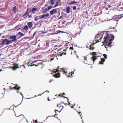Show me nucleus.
Segmentation results:
<instances>
[{
  "instance_id": "nucleus-1",
  "label": "nucleus",
  "mask_w": 123,
  "mask_h": 123,
  "mask_svg": "<svg viewBox=\"0 0 123 123\" xmlns=\"http://www.w3.org/2000/svg\"><path fill=\"white\" fill-rule=\"evenodd\" d=\"M103 36H104V40L103 42H104L103 43H105V46L110 47H111L112 46V42L113 41L114 38V35L112 34H109L106 32H105L103 34L102 37H101V36L100 37V39H102Z\"/></svg>"
},
{
  "instance_id": "nucleus-2",
  "label": "nucleus",
  "mask_w": 123,
  "mask_h": 123,
  "mask_svg": "<svg viewBox=\"0 0 123 123\" xmlns=\"http://www.w3.org/2000/svg\"><path fill=\"white\" fill-rule=\"evenodd\" d=\"M11 42V41H9L7 39L5 38L2 41V42L0 43V44L1 45L5 44L8 45L10 44Z\"/></svg>"
},
{
  "instance_id": "nucleus-3",
  "label": "nucleus",
  "mask_w": 123,
  "mask_h": 123,
  "mask_svg": "<svg viewBox=\"0 0 123 123\" xmlns=\"http://www.w3.org/2000/svg\"><path fill=\"white\" fill-rule=\"evenodd\" d=\"M15 86L13 87H12L11 86H10V90H13V89H14L15 90H17L18 91L17 92L18 93V91L20 89V87L19 86H18L17 84H15Z\"/></svg>"
},
{
  "instance_id": "nucleus-4",
  "label": "nucleus",
  "mask_w": 123,
  "mask_h": 123,
  "mask_svg": "<svg viewBox=\"0 0 123 123\" xmlns=\"http://www.w3.org/2000/svg\"><path fill=\"white\" fill-rule=\"evenodd\" d=\"M11 39H12V40H9L11 41L10 43H12V42H15L17 40L16 39V36H11L10 37Z\"/></svg>"
},
{
  "instance_id": "nucleus-5",
  "label": "nucleus",
  "mask_w": 123,
  "mask_h": 123,
  "mask_svg": "<svg viewBox=\"0 0 123 123\" xmlns=\"http://www.w3.org/2000/svg\"><path fill=\"white\" fill-rule=\"evenodd\" d=\"M49 13H47L45 14L42 15H40L41 18H44L45 19L46 18L48 17L49 16Z\"/></svg>"
},
{
  "instance_id": "nucleus-6",
  "label": "nucleus",
  "mask_w": 123,
  "mask_h": 123,
  "mask_svg": "<svg viewBox=\"0 0 123 123\" xmlns=\"http://www.w3.org/2000/svg\"><path fill=\"white\" fill-rule=\"evenodd\" d=\"M50 13L51 15L56 14L57 13V10L56 9H53L50 11Z\"/></svg>"
},
{
  "instance_id": "nucleus-7",
  "label": "nucleus",
  "mask_w": 123,
  "mask_h": 123,
  "mask_svg": "<svg viewBox=\"0 0 123 123\" xmlns=\"http://www.w3.org/2000/svg\"><path fill=\"white\" fill-rule=\"evenodd\" d=\"M30 10V8H28L25 13L23 15V17H25L27 15H28L29 13L31 12L30 11H29Z\"/></svg>"
},
{
  "instance_id": "nucleus-8",
  "label": "nucleus",
  "mask_w": 123,
  "mask_h": 123,
  "mask_svg": "<svg viewBox=\"0 0 123 123\" xmlns=\"http://www.w3.org/2000/svg\"><path fill=\"white\" fill-rule=\"evenodd\" d=\"M27 25L30 28H31L33 25L32 23V22H27Z\"/></svg>"
},
{
  "instance_id": "nucleus-9",
  "label": "nucleus",
  "mask_w": 123,
  "mask_h": 123,
  "mask_svg": "<svg viewBox=\"0 0 123 123\" xmlns=\"http://www.w3.org/2000/svg\"><path fill=\"white\" fill-rule=\"evenodd\" d=\"M41 19L40 15L37 16L35 17L34 20L35 21H37L38 19Z\"/></svg>"
},
{
  "instance_id": "nucleus-10",
  "label": "nucleus",
  "mask_w": 123,
  "mask_h": 123,
  "mask_svg": "<svg viewBox=\"0 0 123 123\" xmlns=\"http://www.w3.org/2000/svg\"><path fill=\"white\" fill-rule=\"evenodd\" d=\"M13 69L14 70H15L16 69L18 68V64H14V66L12 67Z\"/></svg>"
},
{
  "instance_id": "nucleus-11",
  "label": "nucleus",
  "mask_w": 123,
  "mask_h": 123,
  "mask_svg": "<svg viewBox=\"0 0 123 123\" xmlns=\"http://www.w3.org/2000/svg\"><path fill=\"white\" fill-rule=\"evenodd\" d=\"M43 9V12H42V13H46L47 12L48 10L47 8H44L43 7L42 8V9Z\"/></svg>"
},
{
  "instance_id": "nucleus-12",
  "label": "nucleus",
  "mask_w": 123,
  "mask_h": 123,
  "mask_svg": "<svg viewBox=\"0 0 123 123\" xmlns=\"http://www.w3.org/2000/svg\"><path fill=\"white\" fill-rule=\"evenodd\" d=\"M60 1V0H57L55 3V5L53 7L54 8H55L59 5V4Z\"/></svg>"
},
{
  "instance_id": "nucleus-13",
  "label": "nucleus",
  "mask_w": 123,
  "mask_h": 123,
  "mask_svg": "<svg viewBox=\"0 0 123 123\" xmlns=\"http://www.w3.org/2000/svg\"><path fill=\"white\" fill-rule=\"evenodd\" d=\"M18 10V9L16 6H15L13 7L12 10L15 13L17 12Z\"/></svg>"
},
{
  "instance_id": "nucleus-14",
  "label": "nucleus",
  "mask_w": 123,
  "mask_h": 123,
  "mask_svg": "<svg viewBox=\"0 0 123 123\" xmlns=\"http://www.w3.org/2000/svg\"><path fill=\"white\" fill-rule=\"evenodd\" d=\"M57 107L59 108L60 109H61L60 111H61L63 109V107L62 105H61V104H58L57 105Z\"/></svg>"
},
{
  "instance_id": "nucleus-15",
  "label": "nucleus",
  "mask_w": 123,
  "mask_h": 123,
  "mask_svg": "<svg viewBox=\"0 0 123 123\" xmlns=\"http://www.w3.org/2000/svg\"><path fill=\"white\" fill-rule=\"evenodd\" d=\"M66 12L68 13H69L70 11V7L69 6H68L66 8Z\"/></svg>"
},
{
  "instance_id": "nucleus-16",
  "label": "nucleus",
  "mask_w": 123,
  "mask_h": 123,
  "mask_svg": "<svg viewBox=\"0 0 123 123\" xmlns=\"http://www.w3.org/2000/svg\"><path fill=\"white\" fill-rule=\"evenodd\" d=\"M101 61L99 62V63L101 64H103L104 63L103 62H104L105 60V59L102 58L101 59Z\"/></svg>"
},
{
  "instance_id": "nucleus-17",
  "label": "nucleus",
  "mask_w": 123,
  "mask_h": 123,
  "mask_svg": "<svg viewBox=\"0 0 123 123\" xmlns=\"http://www.w3.org/2000/svg\"><path fill=\"white\" fill-rule=\"evenodd\" d=\"M54 77L56 78H59L60 76V74L59 73L55 74L54 75H53Z\"/></svg>"
},
{
  "instance_id": "nucleus-18",
  "label": "nucleus",
  "mask_w": 123,
  "mask_h": 123,
  "mask_svg": "<svg viewBox=\"0 0 123 123\" xmlns=\"http://www.w3.org/2000/svg\"><path fill=\"white\" fill-rule=\"evenodd\" d=\"M97 58V57L96 56H93L91 58V60L93 61V63H94V61Z\"/></svg>"
},
{
  "instance_id": "nucleus-19",
  "label": "nucleus",
  "mask_w": 123,
  "mask_h": 123,
  "mask_svg": "<svg viewBox=\"0 0 123 123\" xmlns=\"http://www.w3.org/2000/svg\"><path fill=\"white\" fill-rule=\"evenodd\" d=\"M121 16L119 15H115L114 16V18H115L117 19H120L121 18Z\"/></svg>"
},
{
  "instance_id": "nucleus-20",
  "label": "nucleus",
  "mask_w": 123,
  "mask_h": 123,
  "mask_svg": "<svg viewBox=\"0 0 123 123\" xmlns=\"http://www.w3.org/2000/svg\"><path fill=\"white\" fill-rule=\"evenodd\" d=\"M16 117H19V119L20 120H22L24 118V116L23 115H21L20 116H16Z\"/></svg>"
},
{
  "instance_id": "nucleus-21",
  "label": "nucleus",
  "mask_w": 123,
  "mask_h": 123,
  "mask_svg": "<svg viewBox=\"0 0 123 123\" xmlns=\"http://www.w3.org/2000/svg\"><path fill=\"white\" fill-rule=\"evenodd\" d=\"M38 10V8L37 7L35 8H33L31 10V11L33 13H35V12L37 11Z\"/></svg>"
},
{
  "instance_id": "nucleus-22",
  "label": "nucleus",
  "mask_w": 123,
  "mask_h": 123,
  "mask_svg": "<svg viewBox=\"0 0 123 123\" xmlns=\"http://www.w3.org/2000/svg\"><path fill=\"white\" fill-rule=\"evenodd\" d=\"M58 95V96H60V97L62 96V97H63L64 98H66L68 100V102L69 103L68 104H70V103H69V102L68 101L69 99H68V98H67V97H65L64 96H63V95H62V93H61L59 95Z\"/></svg>"
},
{
  "instance_id": "nucleus-23",
  "label": "nucleus",
  "mask_w": 123,
  "mask_h": 123,
  "mask_svg": "<svg viewBox=\"0 0 123 123\" xmlns=\"http://www.w3.org/2000/svg\"><path fill=\"white\" fill-rule=\"evenodd\" d=\"M20 35V37H22V36L24 35V34L21 33L20 32H18V34H17V37L18 36Z\"/></svg>"
},
{
  "instance_id": "nucleus-24",
  "label": "nucleus",
  "mask_w": 123,
  "mask_h": 123,
  "mask_svg": "<svg viewBox=\"0 0 123 123\" xmlns=\"http://www.w3.org/2000/svg\"><path fill=\"white\" fill-rule=\"evenodd\" d=\"M29 28L28 26L26 25L24 27L22 30H25L27 31L28 30Z\"/></svg>"
},
{
  "instance_id": "nucleus-25",
  "label": "nucleus",
  "mask_w": 123,
  "mask_h": 123,
  "mask_svg": "<svg viewBox=\"0 0 123 123\" xmlns=\"http://www.w3.org/2000/svg\"><path fill=\"white\" fill-rule=\"evenodd\" d=\"M55 0H50L49 1L50 4L51 5H53L55 4Z\"/></svg>"
},
{
  "instance_id": "nucleus-26",
  "label": "nucleus",
  "mask_w": 123,
  "mask_h": 123,
  "mask_svg": "<svg viewBox=\"0 0 123 123\" xmlns=\"http://www.w3.org/2000/svg\"><path fill=\"white\" fill-rule=\"evenodd\" d=\"M77 2L75 1V0L73 1H71L70 3L69 4V5H72L74 4H76Z\"/></svg>"
},
{
  "instance_id": "nucleus-27",
  "label": "nucleus",
  "mask_w": 123,
  "mask_h": 123,
  "mask_svg": "<svg viewBox=\"0 0 123 123\" xmlns=\"http://www.w3.org/2000/svg\"><path fill=\"white\" fill-rule=\"evenodd\" d=\"M71 75H70V73L69 74V75H68V77H72V74H74V71L71 72Z\"/></svg>"
},
{
  "instance_id": "nucleus-28",
  "label": "nucleus",
  "mask_w": 123,
  "mask_h": 123,
  "mask_svg": "<svg viewBox=\"0 0 123 123\" xmlns=\"http://www.w3.org/2000/svg\"><path fill=\"white\" fill-rule=\"evenodd\" d=\"M53 7L51 5H49L48 6L47 9L48 10H49L52 8Z\"/></svg>"
},
{
  "instance_id": "nucleus-29",
  "label": "nucleus",
  "mask_w": 123,
  "mask_h": 123,
  "mask_svg": "<svg viewBox=\"0 0 123 123\" xmlns=\"http://www.w3.org/2000/svg\"><path fill=\"white\" fill-rule=\"evenodd\" d=\"M90 49V50H93L94 49V47L93 46H91V45L89 46Z\"/></svg>"
},
{
  "instance_id": "nucleus-30",
  "label": "nucleus",
  "mask_w": 123,
  "mask_h": 123,
  "mask_svg": "<svg viewBox=\"0 0 123 123\" xmlns=\"http://www.w3.org/2000/svg\"><path fill=\"white\" fill-rule=\"evenodd\" d=\"M55 70H56V71H54V73H56V72H61V70H58V69H56Z\"/></svg>"
},
{
  "instance_id": "nucleus-31",
  "label": "nucleus",
  "mask_w": 123,
  "mask_h": 123,
  "mask_svg": "<svg viewBox=\"0 0 123 123\" xmlns=\"http://www.w3.org/2000/svg\"><path fill=\"white\" fill-rule=\"evenodd\" d=\"M103 56H104V58L105 59H106L107 58V55H106L104 54L103 55Z\"/></svg>"
},
{
  "instance_id": "nucleus-32",
  "label": "nucleus",
  "mask_w": 123,
  "mask_h": 123,
  "mask_svg": "<svg viewBox=\"0 0 123 123\" xmlns=\"http://www.w3.org/2000/svg\"><path fill=\"white\" fill-rule=\"evenodd\" d=\"M62 70H63V72H64V73L65 74H66L67 73V72L65 71V70H64V69L63 68H62Z\"/></svg>"
},
{
  "instance_id": "nucleus-33",
  "label": "nucleus",
  "mask_w": 123,
  "mask_h": 123,
  "mask_svg": "<svg viewBox=\"0 0 123 123\" xmlns=\"http://www.w3.org/2000/svg\"><path fill=\"white\" fill-rule=\"evenodd\" d=\"M73 8L74 10H75L76 9V7L75 6H74L73 7Z\"/></svg>"
},
{
  "instance_id": "nucleus-34",
  "label": "nucleus",
  "mask_w": 123,
  "mask_h": 123,
  "mask_svg": "<svg viewBox=\"0 0 123 123\" xmlns=\"http://www.w3.org/2000/svg\"><path fill=\"white\" fill-rule=\"evenodd\" d=\"M56 32H57L56 33V34H58V33L60 32H62V31H59V30H58V31H56Z\"/></svg>"
},
{
  "instance_id": "nucleus-35",
  "label": "nucleus",
  "mask_w": 123,
  "mask_h": 123,
  "mask_svg": "<svg viewBox=\"0 0 123 123\" xmlns=\"http://www.w3.org/2000/svg\"><path fill=\"white\" fill-rule=\"evenodd\" d=\"M92 55H96V52H92Z\"/></svg>"
},
{
  "instance_id": "nucleus-36",
  "label": "nucleus",
  "mask_w": 123,
  "mask_h": 123,
  "mask_svg": "<svg viewBox=\"0 0 123 123\" xmlns=\"http://www.w3.org/2000/svg\"><path fill=\"white\" fill-rule=\"evenodd\" d=\"M69 49H72V50H73L74 49L73 48V47H70Z\"/></svg>"
},
{
  "instance_id": "nucleus-37",
  "label": "nucleus",
  "mask_w": 123,
  "mask_h": 123,
  "mask_svg": "<svg viewBox=\"0 0 123 123\" xmlns=\"http://www.w3.org/2000/svg\"><path fill=\"white\" fill-rule=\"evenodd\" d=\"M84 62L85 64H88V63H87V61H84Z\"/></svg>"
},
{
  "instance_id": "nucleus-38",
  "label": "nucleus",
  "mask_w": 123,
  "mask_h": 123,
  "mask_svg": "<svg viewBox=\"0 0 123 123\" xmlns=\"http://www.w3.org/2000/svg\"><path fill=\"white\" fill-rule=\"evenodd\" d=\"M36 31H35V32L34 33V34H33V36L32 38H33L34 37L35 35L36 34Z\"/></svg>"
},
{
  "instance_id": "nucleus-39",
  "label": "nucleus",
  "mask_w": 123,
  "mask_h": 123,
  "mask_svg": "<svg viewBox=\"0 0 123 123\" xmlns=\"http://www.w3.org/2000/svg\"><path fill=\"white\" fill-rule=\"evenodd\" d=\"M63 53H64L63 52L61 54H60L59 55L60 56H62V55H63Z\"/></svg>"
},
{
  "instance_id": "nucleus-40",
  "label": "nucleus",
  "mask_w": 123,
  "mask_h": 123,
  "mask_svg": "<svg viewBox=\"0 0 123 123\" xmlns=\"http://www.w3.org/2000/svg\"><path fill=\"white\" fill-rule=\"evenodd\" d=\"M31 15H30L29 16L28 18H31Z\"/></svg>"
},
{
  "instance_id": "nucleus-41",
  "label": "nucleus",
  "mask_w": 123,
  "mask_h": 123,
  "mask_svg": "<svg viewBox=\"0 0 123 123\" xmlns=\"http://www.w3.org/2000/svg\"><path fill=\"white\" fill-rule=\"evenodd\" d=\"M81 112H78V114H79L81 116Z\"/></svg>"
},
{
  "instance_id": "nucleus-42",
  "label": "nucleus",
  "mask_w": 123,
  "mask_h": 123,
  "mask_svg": "<svg viewBox=\"0 0 123 123\" xmlns=\"http://www.w3.org/2000/svg\"><path fill=\"white\" fill-rule=\"evenodd\" d=\"M106 46H105V48H106V50L107 51H108V49H107V47H106Z\"/></svg>"
},
{
  "instance_id": "nucleus-43",
  "label": "nucleus",
  "mask_w": 123,
  "mask_h": 123,
  "mask_svg": "<svg viewBox=\"0 0 123 123\" xmlns=\"http://www.w3.org/2000/svg\"><path fill=\"white\" fill-rule=\"evenodd\" d=\"M87 58V57H84V60H86H86H87V59H86V58Z\"/></svg>"
},
{
  "instance_id": "nucleus-44",
  "label": "nucleus",
  "mask_w": 123,
  "mask_h": 123,
  "mask_svg": "<svg viewBox=\"0 0 123 123\" xmlns=\"http://www.w3.org/2000/svg\"><path fill=\"white\" fill-rule=\"evenodd\" d=\"M35 123H38L37 121V119H36V120L35 121Z\"/></svg>"
},
{
  "instance_id": "nucleus-45",
  "label": "nucleus",
  "mask_w": 123,
  "mask_h": 123,
  "mask_svg": "<svg viewBox=\"0 0 123 123\" xmlns=\"http://www.w3.org/2000/svg\"><path fill=\"white\" fill-rule=\"evenodd\" d=\"M20 35H19L17 37H18V38H21V37H20Z\"/></svg>"
},
{
  "instance_id": "nucleus-46",
  "label": "nucleus",
  "mask_w": 123,
  "mask_h": 123,
  "mask_svg": "<svg viewBox=\"0 0 123 123\" xmlns=\"http://www.w3.org/2000/svg\"><path fill=\"white\" fill-rule=\"evenodd\" d=\"M33 65H32V64H30L29 65H28V66H32Z\"/></svg>"
},
{
  "instance_id": "nucleus-47",
  "label": "nucleus",
  "mask_w": 123,
  "mask_h": 123,
  "mask_svg": "<svg viewBox=\"0 0 123 123\" xmlns=\"http://www.w3.org/2000/svg\"><path fill=\"white\" fill-rule=\"evenodd\" d=\"M99 35H101V34H98V35H96V36L97 37H98V36Z\"/></svg>"
},
{
  "instance_id": "nucleus-48",
  "label": "nucleus",
  "mask_w": 123,
  "mask_h": 123,
  "mask_svg": "<svg viewBox=\"0 0 123 123\" xmlns=\"http://www.w3.org/2000/svg\"><path fill=\"white\" fill-rule=\"evenodd\" d=\"M56 111H58V110H55V113H56Z\"/></svg>"
},
{
  "instance_id": "nucleus-49",
  "label": "nucleus",
  "mask_w": 123,
  "mask_h": 123,
  "mask_svg": "<svg viewBox=\"0 0 123 123\" xmlns=\"http://www.w3.org/2000/svg\"><path fill=\"white\" fill-rule=\"evenodd\" d=\"M62 16H61L59 18V19H60L62 18Z\"/></svg>"
},
{
  "instance_id": "nucleus-50",
  "label": "nucleus",
  "mask_w": 123,
  "mask_h": 123,
  "mask_svg": "<svg viewBox=\"0 0 123 123\" xmlns=\"http://www.w3.org/2000/svg\"><path fill=\"white\" fill-rule=\"evenodd\" d=\"M62 93V95H63H63H65V93L64 92H63V93Z\"/></svg>"
},
{
  "instance_id": "nucleus-51",
  "label": "nucleus",
  "mask_w": 123,
  "mask_h": 123,
  "mask_svg": "<svg viewBox=\"0 0 123 123\" xmlns=\"http://www.w3.org/2000/svg\"><path fill=\"white\" fill-rule=\"evenodd\" d=\"M48 6V5L47 4H46L45 5V6Z\"/></svg>"
},
{
  "instance_id": "nucleus-52",
  "label": "nucleus",
  "mask_w": 123,
  "mask_h": 123,
  "mask_svg": "<svg viewBox=\"0 0 123 123\" xmlns=\"http://www.w3.org/2000/svg\"><path fill=\"white\" fill-rule=\"evenodd\" d=\"M48 101H49V100H50V99H49V97H48Z\"/></svg>"
},
{
  "instance_id": "nucleus-53",
  "label": "nucleus",
  "mask_w": 123,
  "mask_h": 123,
  "mask_svg": "<svg viewBox=\"0 0 123 123\" xmlns=\"http://www.w3.org/2000/svg\"><path fill=\"white\" fill-rule=\"evenodd\" d=\"M49 92V91H48L47 90L46 91H45V92H44V93L45 92Z\"/></svg>"
},
{
  "instance_id": "nucleus-54",
  "label": "nucleus",
  "mask_w": 123,
  "mask_h": 123,
  "mask_svg": "<svg viewBox=\"0 0 123 123\" xmlns=\"http://www.w3.org/2000/svg\"><path fill=\"white\" fill-rule=\"evenodd\" d=\"M53 60V58H51V61H52Z\"/></svg>"
},
{
  "instance_id": "nucleus-55",
  "label": "nucleus",
  "mask_w": 123,
  "mask_h": 123,
  "mask_svg": "<svg viewBox=\"0 0 123 123\" xmlns=\"http://www.w3.org/2000/svg\"><path fill=\"white\" fill-rule=\"evenodd\" d=\"M76 56H77V58H79V56H78V55H76Z\"/></svg>"
},
{
  "instance_id": "nucleus-56",
  "label": "nucleus",
  "mask_w": 123,
  "mask_h": 123,
  "mask_svg": "<svg viewBox=\"0 0 123 123\" xmlns=\"http://www.w3.org/2000/svg\"><path fill=\"white\" fill-rule=\"evenodd\" d=\"M43 93L42 94H43ZM42 94H39V95H41Z\"/></svg>"
},
{
  "instance_id": "nucleus-57",
  "label": "nucleus",
  "mask_w": 123,
  "mask_h": 123,
  "mask_svg": "<svg viewBox=\"0 0 123 123\" xmlns=\"http://www.w3.org/2000/svg\"><path fill=\"white\" fill-rule=\"evenodd\" d=\"M20 93L22 95H23V94H22V93Z\"/></svg>"
},
{
  "instance_id": "nucleus-58",
  "label": "nucleus",
  "mask_w": 123,
  "mask_h": 123,
  "mask_svg": "<svg viewBox=\"0 0 123 123\" xmlns=\"http://www.w3.org/2000/svg\"><path fill=\"white\" fill-rule=\"evenodd\" d=\"M57 68H58V69H59V66H58V67H57Z\"/></svg>"
},
{
  "instance_id": "nucleus-59",
  "label": "nucleus",
  "mask_w": 123,
  "mask_h": 123,
  "mask_svg": "<svg viewBox=\"0 0 123 123\" xmlns=\"http://www.w3.org/2000/svg\"><path fill=\"white\" fill-rule=\"evenodd\" d=\"M57 115V114H56L55 115H55Z\"/></svg>"
},
{
  "instance_id": "nucleus-60",
  "label": "nucleus",
  "mask_w": 123,
  "mask_h": 123,
  "mask_svg": "<svg viewBox=\"0 0 123 123\" xmlns=\"http://www.w3.org/2000/svg\"><path fill=\"white\" fill-rule=\"evenodd\" d=\"M1 33H0V36H1Z\"/></svg>"
},
{
  "instance_id": "nucleus-61",
  "label": "nucleus",
  "mask_w": 123,
  "mask_h": 123,
  "mask_svg": "<svg viewBox=\"0 0 123 123\" xmlns=\"http://www.w3.org/2000/svg\"><path fill=\"white\" fill-rule=\"evenodd\" d=\"M66 54V53H65L64 54L65 55Z\"/></svg>"
},
{
  "instance_id": "nucleus-62",
  "label": "nucleus",
  "mask_w": 123,
  "mask_h": 123,
  "mask_svg": "<svg viewBox=\"0 0 123 123\" xmlns=\"http://www.w3.org/2000/svg\"><path fill=\"white\" fill-rule=\"evenodd\" d=\"M63 70H62V72H63Z\"/></svg>"
},
{
  "instance_id": "nucleus-63",
  "label": "nucleus",
  "mask_w": 123,
  "mask_h": 123,
  "mask_svg": "<svg viewBox=\"0 0 123 123\" xmlns=\"http://www.w3.org/2000/svg\"><path fill=\"white\" fill-rule=\"evenodd\" d=\"M1 55V54H0V56Z\"/></svg>"
},
{
  "instance_id": "nucleus-64",
  "label": "nucleus",
  "mask_w": 123,
  "mask_h": 123,
  "mask_svg": "<svg viewBox=\"0 0 123 123\" xmlns=\"http://www.w3.org/2000/svg\"><path fill=\"white\" fill-rule=\"evenodd\" d=\"M2 71V70H0V71Z\"/></svg>"
}]
</instances>
